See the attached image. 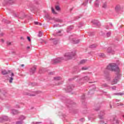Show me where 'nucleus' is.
<instances>
[{
  "instance_id": "obj_25",
  "label": "nucleus",
  "mask_w": 124,
  "mask_h": 124,
  "mask_svg": "<svg viewBox=\"0 0 124 124\" xmlns=\"http://www.w3.org/2000/svg\"><path fill=\"white\" fill-rule=\"evenodd\" d=\"M73 28H74V27L72 26H70L69 27H68L67 29V32H69V31H71V30H72V29H73Z\"/></svg>"
},
{
  "instance_id": "obj_19",
  "label": "nucleus",
  "mask_w": 124,
  "mask_h": 124,
  "mask_svg": "<svg viewBox=\"0 0 124 124\" xmlns=\"http://www.w3.org/2000/svg\"><path fill=\"white\" fill-rule=\"evenodd\" d=\"M112 28H113V25L112 24V23L108 24L106 26V28L107 29V30H108V29H112Z\"/></svg>"
},
{
  "instance_id": "obj_58",
  "label": "nucleus",
  "mask_w": 124,
  "mask_h": 124,
  "mask_svg": "<svg viewBox=\"0 0 124 124\" xmlns=\"http://www.w3.org/2000/svg\"><path fill=\"white\" fill-rule=\"evenodd\" d=\"M1 42H2V43L4 42V40L2 39L1 40Z\"/></svg>"
},
{
  "instance_id": "obj_48",
  "label": "nucleus",
  "mask_w": 124,
  "mask_h": 124,
  "mask_svg": "<svg viewBox=\"0 0 124 124\" xmlns=\"http://www.w3.org/2000/svg\"><path fill=\"white\" fill-rule=\"evenodd\" d=\"M94 109L95 111H98V110H99V107L97 108H94Z\"/></svg>"
},
{
  "instance_id": "obj_28",
  "label": "nucleus",
  "mask_w": 124,
  "mask_h": 124,
  "mask_svg": "<svg viewBox=\"0 0 124 124\" xmlns=\"http://www.w3.org/2000/svg\"><path fill=\"white\" fill-rule=\"evenodd\" d=\"M54 20L55 22H58V23H62V20L60 18H55L54 19Z\"/></svg>"
},
{
  "instance_id": "obj_7",
  "label": "nucleus",
  "mask_w": 124,
  "mask_h": 124,
  "mask_svg": "<svg viewBox=\"0 0 124 124\" xmlns=\"http://www.w3.org/2000/svg\"><path fill=\"white\" fill-rule=\"evenodd\" d=\"M25 119H26V117L23 115H21L20 116H19L18 118V120H19L20 121H17L16 123V124H22L24 123V122L23 121H24V120H25Z\"/></svg>"
},
{
  "instance_id": "obj_17",
  "label": "nucleus",
  "mask_w": 124,
  "mask_h": 124,
  "mask_svg": "<svg viewBox=\"0 0 124 124\" xmlns=\"http://www.w3.org/2000/svg\"><path fill=\"white\" fill-rule=\"evenodd\" d=\"M119 101H120V100H118V99H114L113 101V102H111L109 104L110 105V108H112V103H113V105H115V104H116V102H119Z\"/></svg>"
},
{
  "instance_id": "obj_54",
  "label": "nucleus",
  "mask_w": 124,
  "mask_h": 124,
  "mask_svg": "<svg viewBox=\"0 0 124 124\" xmlns=\"http://www.w3.org/2000/svg\"><path fill=\"white\" fill-rule=\"evenodd\" d=\"M105 94H106V95H108V97H109V95L107 94V93H104Z\"/></svg>"
},
{
  "instance_id": "obj_31",
  "label": "nucleus",
  "mask_w": 124,
  "mask_h": 124,
  "mask_svg": "<svg viewBox=\"0 0 124 124\" xmlns=\"http://www.w3.org/2000/svg\"><path fill=\"white\" fill-rule=\"evenodd\" d=\"M46 19H48V20H52V17H51V16H49L48 14L46 15Z\"/></svg>"
},
{
  "instance_id": "obj_29",
  "label": "nucleus",
  "mask_w": 124,
  "mask_h": 124,
  "mask_svg": "<svg viewBox=\"0 0 124 124\" xmlns=\"http://www.w3.org/2000/svg\"><path fill=\"white\" fill-rule=\"evenodd\" d=\"M96 46H97V45H96V44L91 45L90 46V48H91L92 49H93V48H95Z\"/></svg>"
},
{
  "instance_id": "obj_27",
  "label": "nucleus",
  "mask_w": 124,
  "mask_h": 124,
  "mask_svg": "<svg viewBox=\"0 0 124 124\" xmlns=\"http://www.w3.org/2000/svg\"><path fill=\"white\" fill-rule=\"evenodd\" d=\"M89 2V0H85V2H84L82 5L86 6L87 5V4H88V3ZM89 2L91 3V2H92V0H90Z\"/></svg>"
},
{
  "instance_id": "obj_53",
  "label": "nucleus",
  "mask_w": 124,
  "mask_h": 124,
  "mask_svg": "<svg viewBox=\"0 0 124 124\" xmlns=\"http://www.w3.org/2000/svg\"><path fill=\"white\" fill-rule=\"evenodd\" d=\"M34 24H35V25H38L39 23H38V22H35Z\"/></svg>"
},
{
  "instance_id": "obj_2",
  "label": "nucleus",
  "mask_w": 124,
  "mask_h": 124,
  "mask_svg": "<svg viewBox=\"0 0 124 124\" xmlns=\"http://www.w3.org/2000/svg\"><path fill=\"white\" fill-rule=\"evenodd\" d=\"M76 55V53H75V51H73V52H67L65 53L64 55V60H65V61H67V60H70V59H72L73 57H75Z\"/></svg>"
},
{
  "instance_id": "obj_52",
  "label": "nucleus",
  "mask_w": 124,
  "mask_h": 124,
  "mask_svg": "<svg viewBox=\"0 0 124 124\" xmlns=\"http://www.w3.org/2000/svg\"><path fill=\"white\" fill-rule=\"evenodd\" d=\"M74 79H75V78H70V79H69V81H72V80H74Z\"/></svg>"
},
{
  "instance_id": "obj_59",
  "label": "nucleus",
  "mask_w": 124,
  "mask_h": 124,
  "mask_svg": "<svg viewBox=\"0 0 124 124\" xmlns=\"http://www.w3.org/2000/svg\"><path fill=\"white\" fill-rule=\"evenodd\" d=\"M15 16V17H19V15H16Z\"/></svg>"
},
{
  "instance_id": "obj_64",
  "label": "nucleus",
  "mask_w": 124,
  "mask_h": 124,
  "mask_svg": "<svg viewBox=\"0 0 124 124\" xmlns=\"http://www.w3.org/2000/svg\"><path fill=\"white\" fill-rule=\"evenodd\" d=\"M21 66L23 67V66H25V65H24V64H21Z\"/></svg>"
},
{
  "instance_id": "obj_35",
  "label": "nucleus",
  "mask_w": 124,
  "mask_h": 124,
  "mask_svg": "<svg viewBox=\"0 0 124 124\" xmlns=\"http://www.w3.org/2000/svg\"><path fill=\"white\" fill-rule=\"evenodd\" d=\"M103 8H107V3L105 2L103 5Z\"/></svg>"
},
{
  "instance_id": "obj_57",
  "label": "nucleus",
  "mask_w": 124,
  "mask_h": 124,
  "mask_svg": "<svg viewBox=\"0 0 124 124\" xmlns=\"http://www.w3.org/2000/svg\"><path fill=\"white\" fill-rule=\"evenodd\" d=\"M30 48H31V47H30V46H28L27 47V49H30Z\"/></svg>"
},
{
  "instance_id": "obj_32",
  "label": "nucleus",
  "mask_w": 124,
  "mask_h": 124,
  "mask_svg": "<svg viewBox=\"0 0 124 124\" xmlns=\"http://www.w3.org/2000/svg\"><path fill=\"white\" fill-rule=\"evenodd\" d=\"M87 62V60H82L80 62V64H84V63H85V62Z\"/></svg>"
},
{
  "instance_id": "obj_23",
  "label": "nucleus",
  "mask_w": 124,
  "mask_h": 124,
  "mask_svg": "<svg viewBox=\"0 0 124 124\" xmlns=\"http://www.w3.org/2000/svg\"><path fill=\"white\" fill-rule=\"evenodd\" d=\"M54 81H60V80H62V78L60 77H56L54 78Z\"/></svg>"
},
{
  "instance_id": "obj_11",
  "label": "nucleus",
  "mask_w": 124,
  "mask_h": 124,
  "mask_svg": "<svg viewBox=\"0 0 124 124\" xmlns=\"http://www.w3.org/2000/svg\"><path fill=\"white\" fill-rule=\"evenodd\" d=\"M35 70H36V66L35 65L30 69V75H32V74H34V72H35Z\"/></svg>"
},
{
  "instance_id": "obj_33",
  "label": "nucleus",
  "mask_w": 124,
  "mask_h": 124,
  "mask_svg": "<svg viewBox=\"0 0 124 124\" xmlns=\"http://www.w3.org/2000/svg\"><path fill=\"white\" fill-rule=\"evenodd\" d=\"M107 37H110L111 36V31H108L106 33Z\"/></svg>"
},
{
  "instance_id": "obj_60",
  "label": "nucleus",
  "mask_w": 124,
  "mask_h": 124,
  "mask_svg": "<svg viewBox=\"0 0 124 124\" xmlns=\"http://www.w3.org/2000/svg\"><path fill=\"white\" fill-rule=\"evenodd\" d=\"M16 108H20V106L19 105H16Z\"/></svg>"
},
{
  "instance_id": "obj_44",
  "label": "nucleus",
  "mask_w": 124,
  "mask_h": 124,
  "mask_svg": "<svg viewBox=\"0 0 124 124\" xmlns=\"http://www.w3.org/2000/svg\"><path fill=\"white\" fill-rule=\"evenodd\" d=\"M55 73L54 72H51L49 73V75H53Z\"/></svg>"
},
{
  "instance_id": "obj_56",
  "label": "nucleus",
  "mask_w": 124,
  "mask_h": 124,
  "mask_svg": "<svg viewBox=\"0 0 124 124\" xmlns=\"http://www.w3.org/2000/svg\"><path fill=\"white\" fill-rule=\"evenodd\" d=\"M58 26V25H54V26H53V27L54 28H56V27H57Z\"/></svg>"
},
{
  "instance_id": "obj_12",
  "label": "nucleus",
  "mask_w": 124,
  "mask_h": 124,
  "mask_svg": "<svg viewBox=\"0 0 124 124\" xmlns=\"http://www.w3.org/2000/svg\"><path fill=\"white\" fill-rule=\"evenodd\" d=\"M115 11H116V12L120 13V12H121V11H123V10L122 9L121 6H120L119 5H117L115 7Z\"/></svg>"
},
{
  "instance_id": "obj_49",
  "label": "nucleus",
  "mask_w": 124,
  "mask_h": 124,
  "mask_svg": "<svg viewBox=\"0 0 124 124\" xmlns=\"http://www.w3.org/2000/svg\"><path fill=\"white\" fill-rule=\"evenodd\" d=\"M2 22H4V23H7V20H6V19H3Z\"/></svg>"
},
{
  "instance_id": "obj_51",
  "label": "nucleus",
  "mask_w": 124,
  "mask_h": 124,
  "mask_svg": "<svg viewBox=\"0 0 124 124\" xmlns=\"http://www.w3.org/2000/svg\"><path fill=\"white\" fill-rule=\"evenodd\" d=\"M7 45H11V42H8L7 43Z\"/></svg>"
},
{
  "instance_id": "obj_14",
  "label": "nucleus",
  "mask_w": 124,
  "mask_h": 124,
  "mask_svg": "<svg viewBox=\"0 0 124 124\" xmlns=\"http://www.w3.org/2000/svg\"><path fill=\"white\" fill-rule=\"evenodd\" d=\"M92 24H93V25H96V26H100V23L98 20L94 19L92 21Z\"/></svg>"
},
{
  "instance_id": "obj_62",
  "label": "nucleus",
  "mask_w": 124,
  "mask_h": 124,
  "mask_svg": "<svg viewBox=\"0 0 124 124\" xmlns=\"http://www.w3.org/2000/svg\"><path fill=\"white\" fill-rule=\"evenodd\" d=\"M122 117H123V118H124V113H123L122 115Z\"/></svg>"
},
{
  "instance_id": "obj_22",
  "label": "nucleus",
  "mask_w": 124,
  "mask_h": 124,
  "mask_svg": "<svg viewBox=\"0 0 124 124\" xmlns=\"http://www.w3.org/2000/svg\"><path fill=\"white\" fill-rule=\"evenodd\" d=\"M94 5L95 7H98L99 6V1L98 0H96Z\"/></svg>"
},
{
  "instance_id": "obj_10",
  "label": "nucleus",
  "mask_w": 124,
  "mask_h": 124,
  "mask_svg": "<svg viewBox=\"0 0 124 124\" xmlns=\"http://www.w3.org/2000/svg\"><path fill=\"white\" fill-rule=\"evenodd\" d=\"M107 53L109 55H114L115 54V51L112 50V47H109L108 48Z\"/></svg>"
},
{
  "instance_id": "obj_30",
  "label": "nucleus",
  "mask_w": 124,
  "mask_h": 124,
  "mask_svg": "<svg viewBox=\"0 0 124 124\" xmlns=\"http://www.w3.org/2000/svg\"><path fill=\"white\" fill-rule=\"evenodd\" d=\"M99 57H100V58H105L106 56L104 53H99Z\"/></svg>"
},
{
  "instance_id": "obj_39",
  "label": "nucleus",
  "mask_w": 124,
  "mask_h": 124,
  "mask_svg": "<svg viewBox=\"0 0 124 124\" xmlns=\"http://www.w3.org/2000/svg\"><path fill=\"white\" fill-rule=\"evenodd\" d=\"M51 10H52V12L53 14H57V12H56V11H55V10L54 9V8H51Z\"/></svg>"
},
{
  "instance_id": "obj_55",
  "label": "nucleus",
  "mask_w": 124,
  "mask_h": 124,
  "mask_svg": "<svg viewBox=\"0 0 124 124\" xmlns=\"http://www.w3.org/2000/svg\"><path fill=\"white\" fill-rule=\"evenodd\" d=\"M0 36H3V33H1L0 34Z\"/></svg>"
},
{
  "instance_id": "obj_13",
  "label": "nucleus",
  "mask_w": 124,
  "mask_h": 124,
  "mask_svg": "<svg viewBox=\"0 0 124 124\" xmlns=\"http://www.w3.org/2000/svg\"><path fill=\"white\" fill-rule=\"evenodd\" d=\"M74 88V85H70L69 86H68L67 87L66 92H67V93H70V92H71V91L73 90Z\"/></svg>"
},
{
  "instance_id": "obj_1",
  "label": "nucleus",
  "mask_w": 124,
  "mask_h": 124,
  "mask_svg": "<svg viewBox=\"0 0 124 124\" xmlns=\"http://www.w3.org/2000/svg\"><path fill=\"white\" fill-rule=\"evenodd\" d=\"M107 69H108V70H110V71L117 72V77L113 79L111 82V85H115V84H117L119 80H120L122 77L121 70H120V68L118 65H117L116 63H110L107 66Z\"/></svg>"
},
{
  "instance_id": "obj_15",
  "label": "nucleus",
  "mask_w": 124,
  "mask_h": 124,
  "mask_svg": "<svg viewBox=\"0 0 124 124\" xmlns=\"http://www.w3.org/2000/svg\"><path fill=\"white\" fill-rule=\"evenodd\" d=\"M4 2H6L4 5H5L6 4H8V3H10V4H12V3H14V1L13 0H9L8 1L7 0H4Z\"/></svg>"
},
{
  "instance_id": "obj_36",
  "label": "nucleus",
  "mask_w": 124,
  "mask_h": 124,
  "mask_svg": "<svg viewBox=\"0 0 124 124\" xmlns=\"http://www.w3.org/2000/svg\"><path fill=\"white\" fill-rule=\"evenodd\" d=\"M61 32H62V30H59L58 31V32L56 33V36H61L60 34H59V33H61Z\"/></svg>"
},
{
  "instance_id": "obj_42",
  "label": "nucleus",
  "mask_w": 124,
  "mask_h": 124,
  "mask_svg": "<svg viewBox=\"0 0 124 124\" xmlns=\"http://www.w3.org/2000/svg\"><path fill=\"white\" fill-rule=\"evenodd\" d=\"M114 122H116V124H121V122H120V121H119V120H114Z\"/></svg>"
},
{
  "instance_id": "obj_46",
  "label": "nucleus",
  "mask_w": 124,
  "mask_h": 124,
  "mask_svg": "<svg viewBox=\"0 0 124 124\" xmlns=\"http://www.w3.org/2000/svg\"><path fill=\"white\" fill-rule=\"evenodd\" d=\"M81 99H85V94L82 95Z\"/></svg>"
},
{
  "instance_id": "obj_24",
  "label": "nucleus",
  "mask_w": 124,
  "mask_h": 124,
  "mask_svg": "<svg viewBox=\"0 0 124 124\" xmlns=\"http://www.w3.org/2000/svg\"><path fill=\"white\" fill-rule=\"evenodd\" d=\"M39 73H43V72H45V68H40L39 70Z\"/></svg>"
},
{
  "instance_id": "obj_34",
  "label": "nucleus",
  "mask_w": 124,
  "mask_h": 124,
  "mask_svg": "<svg viewBox=\"0 0 124 124\" xmlns=\"http://www.w3.org/2000/svg\"><path fill=\"white\" fill-rule=\"evenodd\" d=\"M89 69V67L85 66L81 68V70H88Z\"/></svg>"
},
{
  "instance_id": "obj_61",
  "label": "nucleus",
  "mask_w": 124,
  "mask_h": 124,
  "mask_svg": "<svg viewBox=\"0 0 124 124\" xmlns=\"http://www.w3.org/2000/svg\"><path fill=\"white\" fill-rule=\"evenodd\" d=\"M41 123H40V122H36V123H35L36 124H41Z\"/></svg>"
},
{
  "instance_id": "obj_3",
  "label": "nucleus",
  "mask_w": 124,
  "mask_h": 124,
  "mask_svg": "<svg viewBox=\"0 0 124 124\" xmlns=\"http://www.w3.org/2000/svg\"><path fill=\"white\" fill-rule=\"evenodd\" d=\"M104 115H105V111L104 110L101 111L98 114V118L100 119L99 124H104V120H103Z\"/></svg>"
},
{
  "instance_id": "obj_20",
  "label": "nucleus",
  "mask_w": 124,
  "mask_h": 124,
  "mask_svg": "<svg viewBox=\"0 0 124 124\" xmlns=\"http://www.w3.org/2000/svg\"><path fill=\"white\" fill-rule=\"evenodd\" d=\"M50 40H52L53 43L56 45V44H58L59 43V40H57L56 39H51Z\"/></svg>"
},
{
  "instance_id": "obj_16",
  "label": "nucleus",
  "mask_w": 124,
  "mask_h": 124,
  "mask_svg": "<svg viewBox=\"0 0 124 124\" xmlns=\"http://www.w3.org/2000/svg\"><path fill=\"white\" fill-rule=\"evenodd\" d=\"M90 88L92 89V90L89 92V94H92V93H93V91L95 90V86L94 85H93L90 87Z\"/></svg>"
},
{
  "instance_id": "obj_45",
  "label": "nucleus",
  "mask_w": 124,
  "mask_h": 124,
  "mask_svg": "<svg viewBox=\"0 0 124 124\" xmlns=\"http://www.w3.org/2000/svg\"><path fill=\"white\" fill-rule=\"evenodd\" d=\"M116 86H112V87H111V89H112V90H116Z\"/></svg>"
},
{
  "instance_id": "obj_50",
  "label": "nucleus",
  "mask_w": 124,
  "mask_h": 124,
  "mask_svg": "<svg viewBox=\"0 0 124 124\" xmlns=\"http://www.w3.org/2000/svg\"><path fill=\"white\" fill-rule=\"evenodd\" d=\"M27 39H28V40H29V41H31V37L28 36V37H27Z\"/></svg>"
},
{
  "instance_id": "obj_8",
  "label": "nucleus",
  "mask_w": 124,
  "mask_h": 124,
  "mask_svg": "<svg viewBox=\"0 0 124 124\" xmlns=\"http://www.w3.org/2000/svg\"><path fill=\"white\" fill-rule=\"evenodd\" d=\"M83 76H84L82 78L79 79V82H88L89 80H90V78L88 77L87 76L83 75Z\"/></svg>"
},
{
  "instance_id": "obj_41",
  "label": "nucleus",
  "mask_w": 124,
  "mask_h": 124,
  "mask_svg": "<svg viewBox=\"0 0 124 124\" xmlns=\"http://www.w3.org/2000/svg\"><path fill=\"white\" fill-rule=\"evenodd\" d=\"M27 95H30L31 96H35V94H30L29 93H26Z\"/></svg>"
},
{
  "instance_id": "obj_38",
  "label": "nucleus",
  "mask_w": 124,
  "mask_h": 124,
  "mask_svg": "<svg viewBox=\"0 0 124 124\" xmlns=\"http://www.w3.org/2000/svg\"><path fill=\"white\" fill-rule=\"evenodd\" d=\"M55 9H56V10H57V11L61 10V8H60V6L58 5L55 6Z\"/></svg>"
},
{
  "instance_id": "obj_43",
  "label": "nucleus",
  "mask_w": 124,
  "mask_h": 124,
  "mask_svg": "<svg viewBox=\"0 0 124 124\" xmlns=\"http://www.w3.org/2000/svg\"><path fill=\"white\" fill-rule=\"evenodd\" d=\"M116 105H117V106H120H120H123V105H124V104H123L122 103H120V104L117 103Z\"/></svg>"
},
{
  "instance_id": "obj_40",
  "label": "nucleus",
  "mask_w": 124,
  "mask_h": 124,
  "mask_svg": "<svg viewBox=\"0 0 124 124\" xmlns=\"http://www.w3.org/2000/svg\"><path fill=\"white\" fill-rule=\"evenodd\" d=\"M42 34H43L42 32L39 31V34H38L39 37H41V36H42Z\"/></svg>"
},
{
  "instance_id": "obj_26",
  "label": "nucleus",
  "mask_w": 124,
  "mask_h": 124,
  "mask_svg": "<svg viewBox=\"0 0 124 124\" xmlns=\"http://www.w3.org/2000/svg\"><path fill=\"white\" fill-rule=\"evenodd\" d=\"M102 88H107V89H110V87L108 86V85H107L106 83L103 84L102 85Z\"/></svg>"
},
{
  "instance_id": "obj_4",
  "label": "nucleus",
  "mask_w": 124,
  "mask_h": 124,
  "mask_svg": "<svg viewBox=\"0 0 124 124\" xmlns=\"http://www.w3.org/2000/svg\"><path fill=\"white\" fill-rule=\"evenodd\" d=\"M2 74L3 75H6V74H9V75L11 76L9 80V83H12V81H13V77H14V74L13 73L10 74L9 72H7L5 70L2 71Z\"/></svg>"
},
{
  "instance_id": "obj_9",
  "label": "nucleus",
  "mask_w": 124,
  "mask_h": 124,
  "mask_svg": "<svg viewBox=\"0 0 124 124\" xmlns=\"http://www.w3.org/2000/svg\"><path fill=\"white\" fill-rule=\"evenodd\" d=\"M3 121H10L9 118H8V117L7 116H2L0 118V123H2V122H3Z\"/></svg>"
},
{
  "instance_id": "obj_37",
  "label": "nucleus",
  "mask_w": 124,
  "mask_h": 124,
  "mask_svg": "<svg viewBox=\"0 0 124 124\" xmlns=\"http://www.w3.org/2000/svg\"><path fill=\"white\" fill-rule=\"evenodd\" d=\"M114 94H115V95H124V93H115Z\"/></svg>"
},
{
  "instance_id": "obj_5",
  "label": "nucleus",
  "mask_w": 124,
  "mask_h": 124,
  "mask_svg": "<svg viewBox=\"0 0 124 124\" xmlns=\"http://www.w3.org/2000/svg\"><path fill=\"white\" fill-rule=\"evenodd\" d=\"M69 41H71L72 43L73 44H77L80 42V41L79 40H76L75 38V36L74 35H71L70 36L69 38Z\"/></svg>"
},
{
  "instance_id": "obj_6",
  "label": "nucleus",
  "mask_w": 124,
  "mask_h": 124,
  "mask_svg": "<svg viewBox=\"0 0 124 124\" xmlns=\"http://www.w3.org/2000/svg\"><path fill=\"white\" fill-rule=\"evenodd\" d=\"M62 61H63V58H58L55 59H53L51 60V63L55 64L56 63H58V62H60Z\"/></svg>"
},
{
  "instance_id": "obj_18",
  "label": "nucleus",
  "mask_w": 124,
  "mask_h": 124,
  "mask_svg": "<svg viewBox=\"0 0 124 124\" xmlns=\"http://www.w3.org/2000/svg\"><path fill=\"white\" fill-rule=\"evenodd\" d=\"M11 112L13 115H16V114H18V113H19V111L16 109H11Z\"/></svg>"
},
{
  "instance_id": "obj_21",
  "label": "nucleus",
  "mask_w": 124,
  "mask_h": 124,
  "mask_svg": "<svg viewBox=\"0 0 124 124\" xmlns=\"http://www.w3.org/2000/svg\"><path fill=\"white\" fill-rule=\"evenodd\" d=\"M75 69L76 70V73H78V72H80V71H81L80 68L78 67V66L75 67Z\"/></svg>"
},
{
  "instance_id": "obj_47",
  "label": "nucleus",
  "mask_w": 124,
  "mask_h": 124,
  "mask_svg": "<svg viewBox=\"0 0 124 124\" xmlns=\"http://www.w3.org/2000/svg\"><path fill=\"white\" fill-rule=\"evenodd\" d=\"M80 18V16H77L75 18V20H78Z\"/></svg>"
},
{
  "instance_id": "obj_63",
  "label": "nucleus",
  "mask_w": 124,
  "mask_h": 124,
  "mask_svg": "<svg viewBox=\"0 0 124 124\" xmlns=\"http://www.w3.org/2000/svg\"><path fill=\"white\" fill-rule=\"evenodd\" d=\"M38 25H39V26H41V25H42V24L41 23H39Z\"/></svg>"
}]
</instances>
